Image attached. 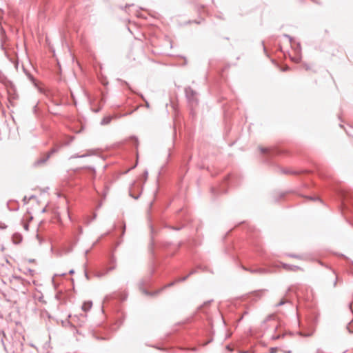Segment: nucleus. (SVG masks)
<instances>
[{"instance_id": "nucleus-2", "label": "nucleus", "mask_w": 353, "mask_h": 353, "mask_svg": "<svg viewBox=\"0 0 353 353\" xmlns=\"http://www.w3.org/2000/svg\"><path fill=\"white\" fill-rule=\"evenodd\" d=\"M12 240H13V242L16 244L17 243H19L21 240H22V237L20 234H14L13 236H12Z\"/></svg>"}, {"instance_id": "nucleus-1", "label": "nucleus", "mask_w": 353, "mask_h": 353, "mask_svg": "<svg viewBox=\"0 0 353 353\" xmlns=\"http://www.w3.org/2000/svg\"><path fill=\"white\" fill-rule=\"evenodd\" d=\"M92 306V303L91 301L85 302L82 305V310L85 312H87L90 310Z\"/></svg>"}, {"instance_id": "nucleus-4", "label": "nucleus", "mask_w": 353, "mask_h": 353, "mask_svg": "<svg viewBox=\"0 0 353 353\" xmlns=\"http://www.w3.org/2000/svg\"><path fill=\"white\" fill-rule=\"evenodd\" d=\"M24 228L25 230H28V225L27 223L24 224Z\"/></svg>"}, {"instance_id": "nucleus-3", "label": "nucleus", "mask_w": 353, "mask_h": 353, "mask_svg": "<svg viewBox=\"0 0 353 353\" xmlns=\"http://www.w3.org/2000/svg\"><path fill=\"white\" fill-rule=\"evenodd\" d=\"M276 352V348H271L270 353H275Z\"/></svg>"}]
</instances>
